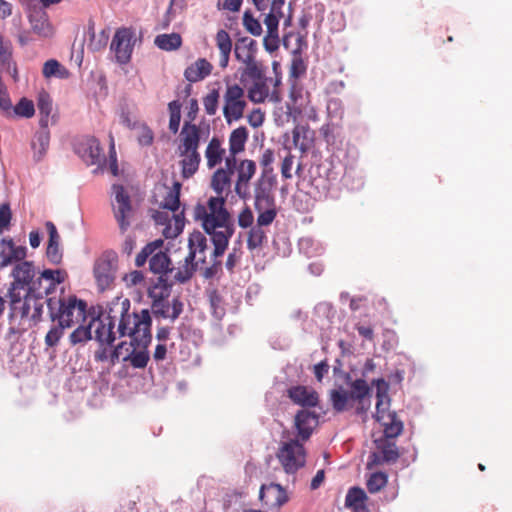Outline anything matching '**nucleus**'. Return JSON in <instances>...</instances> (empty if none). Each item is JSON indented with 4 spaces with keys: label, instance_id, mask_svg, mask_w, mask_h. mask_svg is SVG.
<instances>
[{
    "label": "nucleus",
    "instance_id": "680f3d73",
    "mask_svg": "<svg viewBox=\"0 0 512 512\" xmlns=\"http://www.w3.org/2000/svg\"><path fill=\"white\" fill-rule=\"evenodd\" d=\"M244 74L254 81L264 79L263 70L256 59L245 63Z\"/></svg>",
    "mask_w": 512,
    "mask_h": 512
},
{
    "label": "nucleus",
    "instance_id": "864d4df0",
    "mask_svg": "<svg viewBox=\"0 0 512 512\" xmlns=\"http://www.w3.org/2000/svg\"><path fill=\"white\" fill-rule=\"evenodd\" d=\"M170 112L169 129L172 133H177L181 121V104L178 101H172L168 105Z\"/></svg>",
    "mask_w": 512,
    "mask_h": 512
},
{
    "label": "nucleus",
    "instance_id": "603ef678",
    "mask_svg": "<svg viewBox=\"0 0 512 512\" xmlns=\"http://www.w3.org/2000/svg\"><path fill=\"white\" fill-rule=\"evenodd\" d=\"M65 327L60 324L53 325L45 336L46 349L55 348L64 335Z\"/></svg>",
    "mask_w": 512,
    "mask_h": 512
},
{
    "label": "nucleus",
    "instance_id": "f8f14e48",
    "mask_svg": "<svg viewBox=\"0 0 512 512\" xmlns=\"http://www.w3.org/2000/svg\"><path fill=\"white\" fill-rule=\"evenodd\" d=\"M13 282L10 284L8 295L25 292L35 277V267L31 261L17 263L11 273Z\"/></svg>",
    "mask_w": 512,
    "mask_h": 512
},
{
    "label": "nucleus",
    "instance_id": "9d476101",
    "mask_svg": "<svg viewBox=\"0 0 512 512\" xmlns=\"http://www.w3.org/2000/svg\"><path fill=\"white\" fill-rule=\"evenodd\" d=\"M118 257L115 252L103 253L95 262L94 277L98 288L104 291L115 279Z\"/></svg>",
    "mask_w": 512,
    "mask_h": 512
},
{
    "label": "nucleus",
    "instance_id": "052dcab7",
    "mask_svg": "<svg viewBox=\"0 0 512 512\" xmlns=\"http://www.w3.org/2000/svg\"><path fill=\"white\" fill-rule=\"evenodd\" d=\"M220 257L221 256H216L215 255V246L213 245V250H212V252L210 254V258H211L212 264H211V266L206 267L204 272H203V276L206 279L213 278L214 276H216L221 271L222 262H221V260H219Z\"/></svg>",
    "mask_w": 512,
    "mask_h": 512
},
{
    "label": "nucleus",
    "instance_id": "774afa93",
    "mask_svg": "<svg viewBox=\"0 0 512 512\" xmlns=\"http://www.w3.org/2000/svg\"><path fill=\"white\" fill-rule=\"evenodd\" d=\"M254 216L249 207H245L238 215V224L242 228H249L252 226Z\"/></svg>",
    "mask_w": 512,
    "mask_h": 512
},
{
    "label": "nucleus",
    "instance_id": "a19ab883",
    "mask_svg": "<svg viewBox=\"0 0 512 512\" xmlns=\"http://www.w3.org/2000/svg\"><path fill=\"white\" fill-rule=\"evenodd\" d=\"M267 239L266 232L262 227L257 225L252 226L248 232L247 248L254 251L262 247L264 241Z\"/></svg>",
    "mask_w": 512,
    "mask_h": 512
},
{
    "label": "nucleus",
    "instance_id": "e433bc0d",
    "mask_svg": "<svg viewBox=\"0 0 512 512\" xmlns=\"http://www.w3.org/2000/svg\"><path fill=\"white\" fill-rule=\"evenodd\" d=\"M211 187L217 195H222L230 187V173L223 168L217 169L212 176Z\"/></svg>",
    "mask_w": 512,
    "mask_h": 512
},
{
    "label": "nucleus",
    "instance_id": "423d86ee",
    "mask_svg": "<svg viewBox=\"0 0 512 512\" xmlns=\"http://www.w3.org/2000/svg\"><path fill=\"white\" fill-rule=\"evenodd\" d=\"M246 106L244 89L236 83L227 84L223 94V116L226 123L242 119Z\"/></svg>",
    "mask_w": 512,
    "mask_h": 512
},
{
    "label": "nucleus",
    "instance_id": "72a5a7b5",
    "mask_svg": "<svg viewBox=\"0 0 512 512\" xmlns=\"http://www.w3.org/2000/svg\"><path fill=\"white\" fill-rule=\"evenodd\" d=\"M380 453H373L371 457H373V462L380 464L383 462L391 463L395 462L399 458V453L397 446L395 443L384 442L378 445Z\"/></svg>",
    "mask_w": 512,
    "mask_h": 512
},
{
    "label": "nucleus",
    "instance_id": "473e14b6",
    "mask_svg": "<svg viewBox=\"0 0 512 512\" xmlns=\"http://www.w3.org/2000/svg\"><path fill=\"white\" fill-rule=\"evenodd\" d=\"M225 155V149L221 147V142L218 138L214 137L208 143L205 151L208 168L212 169L220 164Z\"/></svg>",
    "mask_w": 512,
    "mask_h": 512
},
{
    "label": "nucleus",
    "instance_id": "6e6d98bb",
    "mask_svg": "<svg viewBox=\"0 0 512 512\" xmlns=\"http://www.w3.org/2000/svg\"><path fill=\"white\" fill-rule=\"evenodd\" d=\"M243 26L253 36H260L262 34V26L258 19H256L250 11H245L243 14Z\"/></svg>",
    "mask_w": 512,
    "mask_h": 512
},
{
    "label": "nucleus",
    "instance_id": "ddd939ff",
    "mask_svg": "<svg viewBox=\"0 0 512 512\" xmlns=\"http://www.w3.org/2000/svg\"><path fill=\"white\" fill-rule=\"evenodd\" d=\"M93 339H95L100 346H111L115 339V332L113 331L115 322L112 317L107 316L104 318L95 317L90 321Z\"/></svg>",
    "mask_w": 512,
    "mask_h": 512
},
{
    "label": "nucleus",
    "instance_id": "58836bf2",
    "mask_svg": "<svg viewBox=\"0 0 512 512\" xmlns=\"http://www.w3.org/2000/svg\"><path fill=\"white\" fill-rule=\"evenodd\" d=\"M269 95V87L266 84V79L254 81L253 85L248 90V98L254 103H262Z\"/></svg>",
    "mask_w": 512,
    "mask_h": 512
},
{
    "label": "nucleus",
    "instance_id": "0eeeda50",
    "mask_svg": "<svg viewBox=\"0 0 512 512\" xmlns=\"http://www.w3.org/2000/svg\"><path fill=\"white\" fill-rule=\"evenodd\" d=\"M276 457L287 474H295L306 463L305 448L296 439L281 443Z\"/></svg>",
    "mask_w": 512,
    "mask_h": 512
},
{
    "label": "nucleus",
    "instance_id": "de8ad7c7",
    "mask_svg": "<svg viewBox=\"0 0 512 512\" xmlns=\"http://www.w3.org/2000/svg\"><path fill=\"white\" fill-rule=\"evenodd\" d=\"M43 75L46 78L57 77L63 79L68 76V71L57 60L50 59L44 63Z\"/></svg>",
    "mask_w": 512,
    "mask_h": 512
},
{
    "label": "nucleus",
    "instance_id": "a211bd4d",
    "mask_svg": "<svg viewBox=\"0 0 512 512\" xmlns=\"http://www.w3.org/2000/svg\"><path fill=\"white\" fill-rule=\"evenodd\" d=\"M256 172V164L254 161L242 160L237 167V182L235 185L236 193L243 199L249 196V181Z\"/></svg>",
    "mask_w": 512,
    "mask_h": 512
},
{
    "label": "nucleus",
    "instance_id": "49530a36",
    "mask_svg": "<svg viewBox=\"0 0 512 512\" xmlns=\"http://www.w3.org/2000/svg\"><path fill=\"white\" fill-rule=\"evenodd\" d=\"M351 390L348 392L351 400L362 402L370 393V387L364 379H356L351 383Z\"/></svg>",
    "mask_w": 512,
    "mask_h": 512
},
{
    "label": "nucleus",
    "instance_id": "393cba45",
    "mask_svg": "<svg viewBox=\"0 0 512 512\" xmlns=\"http://www.w3.org/2000/svg\"><path fill=\"white\" fill-rule=\"evenodd\" d=\"M376 383V413L374 415L376 421L380 419H384L387 416V413H392L389 411L390 406V398L388 395V385L383 379H378L375 381Z\"/></svg>",
    "mask_w": 512,
    "mask_h": 512
},
{
    "label": "nucleus",
    "instance_id": "13d9d810",
    "mask_svg": "<svg viewBox=\"0 0 512 512\" xmlns=\"http://www.w3.org/2000/svg\"><path fill=\"white\" fill-rule=\"evenodd\" d=\"M210 309L215 319L221 320L225 315V307L222 298L216 293L212 292L209 295Z\"/></svg>",
    "mask_w": 512,
    "mask_h": 512
},
{
    "label": "nucleus",
    "instance_id": "bb28decb",
    "mask_svg": "<svg viewBox=\"0 0 512 512\" xmlns=\"http://www.w3.org/2000/svg\"><path fill=\"white\" fill-rule=\"evenodd\" d=\"M197 267L198 265L194 260H190L188 256H186L177 267H171L169 277H171L174 282L181 284L186 283L192 278Z\"/></svg>",
    "mask_w": 512,
    "mask_h": 512
},
{
    "label": "nucleus",
    "instance_id": "4468645a",
    "mask_svg": "<svg viewBox=\"0 0 512 512\" xmlns=\"http://www.w3.org/2000/svg\"><path fill=\"white\" fill-rule=\"evenodd\" d=\"M77 153L88 165H101L105 162L100 143L95 137L83 139L77 146Z\"/></svg>",
    "mask_w": 512,
    "mask_h": 512
},
{
    "label": "nucleus",
    "instance_id": "6e6552de",
    "mask_svg": "<svg viewBox=\"0 0 512 512\" xmlns=\"http://www.w3.org/2000/svg\"><path fill=\"white\" fill-rule=\"evenodd\" d=\"M67 273L64 270L45 269L40 275L29 285L26 292L37 296L40 299H48L58 284L65 281Z\"/></svg>",
    "mask_w": 512,
    "mask_h": 512
},
{
    "label": "nucleus",
    "instance_id": "7c9ffc66",
    "mask_svg": "<svg viewBox=\"0 0 512 512\" xmlns=\"http://www.w3.org/2000/svg\"><path fill=\"white\" fill-rule=\"evenodd\" d=\"M50 143V132L47 127H41L39 131L36 132L34 138L32 140V149L34 152V158L37 161H40L43 156L46 154Z\"/></svg>",
    "mask_w": 512,
    "mask_h": 512
},
{
    "label": "nucleus",
    "instance_id": "f03ea898",
    "mask_svg": "<svg viewBox=\"0 0 512 512\" xmlns=\"http://www.w3.org/2000/svg\"><path fill=\"white\" fill-rule=\"evenodd\" d=\"M130 302L125 299L121 303V319L118 325V333L120 336H130L138 346H142V350L133 349L130 353L122 358L128 361L132 367L137 369L145 368L150 356L147 346L150 344L151 336V316L147 309H142L139 313H129Z\"/></svg>",
    "mask_w": 512,
    "mask_h": 512
},
{
    "label": "nucleus",
    "instance_id": "c85d7f7f",
    "mask_svg": "<svg viewBox=\"0 0 512 512\" xmlns=\"http://www.w3.org/2000/svg\"><path fill=\"white\" fill-rule=\"evenodd\" d=\"M179 154L182 157L180 161L181 175L184 179H189L198 171L201 156L198 151L179 152Z\"/></svg>",
    "mask_w": 512,
    "mask_h": 512
},
{
    "label": "nucleus",
    "instance_id": "4c0bfd02",
    "mask_svg": "<svg viewBox=\"0 0 512 512\" xmlns=\"http://www.w3.org/2000/svg\"><path fill=\"white\" fill-rule=\"evenodd\" d=\"M351 400L348 392L343 388L333 389L330 392V401L336 412H343L348 409Z\"/></svg>",
    "mask_w": 512,
    "mask_h": 512
},
{
    "label": "nucleus",
    "instance_id": "79ce46f5",
    "mask_svg": "<svg viewBox=\"0 0 512 512\" xmlns=\"http://www.w3.org/2000/svg\"><path fill=\"white\" fill-rule=\"evenodd\" d=\"M34 113L33 102L27 98H21L15 106H12V111H10L8 117L31 118Z\"/></svg>",
    "mask_w": 512,
    "mask_h": 512
},
{
    "label": "nucleus",
    "instance_id": "37998d69",
    "mask_svg": "<svg viewBox=\"0 0 512 512\" xmlns=\"http://www.w3.org/2000/svg\"><path fill=\"white\" fill-rule=\"evenodd\" d=\"M180 189L181 184L179 182H175L173 184V188L170 189L167 193V195L164 197V200L162 202V207L164 209H167L171 212H176L180 205Z\"/></svg>",
    "mask_w": 512,
    "mask_h": 512
},
{
    "label": "nucleus",
    "instance_id": "338daca9",
    "mask_svg": "<svg viewBox=\"0 0 512 512\" xmlns=\"http://www.w3.org/2000/svg\"><path fill=\"white\" fill-rule=\"evenodd\" d=\"M46 256L50 263L60 264L63 257L62 249L60 246L47 245Z\"/></svg>",
    "mask_w": 512,
    "mask_h": 512
},
{
    "label": "nucleus",
    "instance_id": "dca6fc26",
    "mask_svg": "<svg viewBox=\"0 0 512 512\" xmlns=\"http://www.w3.org/2000/svg\"><path fill=\"white\" fill-rule=\"evenodd\" d=\"M188 259L194 260L197 265L206 263L209 251L208 240L200 231H194L188 238Z\"/></svg>",
    "mask_w": 512,
    "mask_h": 512
},
{
    "label": "nucleus",
    "instance_id": "c9c22d12",
    "mask_svg": "<svg viewBox=\"0 0 512 512\" xmlns=\"http://www.w3.org/2000/svg\"><path fill=\"white\" fill-rule=\"evenodd\" d=\"M154 43L161 50L173 51L181 46L182 39L178 33L160 34L156 36Z\"/></svg>",
    "mask_w": 512,
    "mask_h": 512
},
{
    "label": "nucleus",
    "instance_id": "e2e57ef3",
    "mask_svg": "<svg viewBox=\"0 0 512 512\" xmlns=\"http://www.w3.org/2000/svg\"><path fill=\"white\" fill-rule=\"evenodd\" d=\"M307 132V129L304 126H297L294 128L292 134H293V142L295 147L300 148L302 151H306L308 148V145L305 141V134Z\"/></svg>",
    "mask_w": 512,
    "mask_h": 512
},
{
    "label": "nucleus",
    "instance_id": "2eb2a0df",
    "mask_svg": "<svg viewBox=\"0 0 512 512\" xmlns=\"http://www.w3.org/2000/svg\"><path fill=\"white\" fill-rule=\"evenodd\" d=\"M319 423V415L308 409H301L294 418V426L299 438L306 441Z\"/></svg>",
    "mask_w": 512,
    "mask_h": 512
},
{
    "label": "nucleus",
    "instance_id": "8fccbe9b",
    "mask_svg": "<svg viewBox=\"0 0 512 512\" xmlns=\"http://www.w3.org/2000/svg\"><path fill=\"white\" fill-rule=\"evenodd\" d=\"M220 92L219 89H212L209 93L203 98V106L205 112L209 116H214L218 111Z\"/></svg>",
    "mask_w": 512,
    "mask_h": 512
},
{
    "label": "nucleus",
    "instance_id": "f257e3e1",
    "mask_svg": "<svg viewBox=\"0 0 512 512\" xmlns=\"http://www.w3.org/2000/svg\"><path fill=\"white\" fill-rule=\"evenodd\" d=\"M207 205L195 207V219L201 221L204 231L210 236L215 246V255L223 256L235 232V226L225 208V198L222 195L210 197Z\"/></svg>",
    "mask_w": 512,
    "mask_h": 512
},
{
    "label": "nucleus",
    "instance_id": "7ed1b4c3",
    "mask_svg": "<svg viewBox=\"0 0 512 512\" xmlns=\"http://www.w3.org/2000/svg\"><path fill=\"white\" fill-rule=\"evenodd\" d=\"M49 318L65 328H70L86 317L87 304L76 296L47 299Z\"/></svg>",
    "mask_w": 512,
    "mask_h": 512
},
{
    "label": "nucleus",
    "instance_id": "bf43d9fd",
    "mask_svg": "<svg viewBox=\"0 0 512 512\" xmlns=\"http://www.w3.org/2000/svg\"><path fill=\"white\" fill-rule=\"evenodd\" d=\"M2 244L6 245L12 254L13 261L22 262L26 257L27 249L24 246H15L12 239H2Z\"/></svg>",
    "mask_w": 512,
    "mask_h": 512
},
{
    "label": "nucleus",
    "instance_id": "09e8293b",
    "mask_svg": "<svg viewBox=\"0 0 512 512\" xmlns=\"http://www.w3.org/2000/svg\"><path fill=\"white\" fill-rule=\"evenodd\" d=\"M11 44L0 36V71L11 72Z\"/></svg>",
    "mask_w": 512,
    "mask_h": 512
},
{
    "label": "nucleus",
    "instance_id": "aec40b11",
    "mask_svg": "<svg viewBox=\"0 0 512 512\" xmlns=\"http://www.w3.org/2000/svg\"><path fill=\"white\" fill-rule=\"evenodd\" d=\"M274 184V178L271 175L261 174V177L255 184V208H261L264 205L273 204L274 197L272 195V187Z\"/></svg>",
    "mask_w": 512,
    "mask_h": 512
},
{
    "label": "nucleus",
    "instance_id": "20e7f679",
    "mask_svg": "<svg viewBox=\"0 0 512 512\" xmlns=\"http://www.w3.org/2000/svg\"><path fill=\"white\" fill-rule=\"evenodd\" d=\"M8 296L11 319L19 317L22 321L28 322L29 326L35 325L41 320L44 305H47V299H40L26 291Z\"/></svg>",
    "mask_w": 512,
    "mask_h": 512
},
{
    "label": "nucleus",
    "instance_id": "f3484780",
    "mask_svg": "<svg viewBox=\"0 0 512 512\" xmlns=\"http://www.w3.org/2000/svg\"><path fill=\"white\" fill-rule=\"evenodd\" d=\"M28 18L35 34L42 38H49L53 35L54 30L45 10L34 6L30 8Z\"/></svg>",
    "mask_w": 512,
    "mask_h": 512
},
{
    "label": "nucleus",
    "instance_id": "5701e85b",
    "mask_svg": "<svg viewBox=\"0 0 512 512\" xmlns=\"http://www.w3.org/2000/svg\"><path fill=\"white\" fill-rule=\"evenodd\" d=\"M152 313L156 317L175 321L183 311V303L179 298H173L171 302L165 300L163 303L151 305Z\"/></svg>",
    "mask_w": 512,
    "mask_h": 512
},
{
    "label": "nucleus",
    "instance_id": "39448f33",
    "mask_svg": "<svg viewBox=\"0 0 512 512\" xmlns=\"http://www.w3.org/2000/svg\"><path fill=\"white\" fill-rule=\"evenodd\" d=\"M164 241L157 239L145 245L135 258V265L142 267L149 260L150 271L164 278H169L171 260L166 252L162 250Z\"/></svg>",
    "mask_w": 512,
    "mask_h": 512
},
{
    "label": "nucleus",
    "instance_id": "ea45409f",
    "mask_svg": "<svg viewBox=\"0 0 512 512\" xmlns=\"http://www.w3.org/2000/svg\"><path fill=\"white\" fill-rule=\"evenodd\" d=\"M299 251L307 257H314L322 254L324 248L321 243L311 237H303L298 243Z\"/></svg>",
    "mask_w": 512,
    "mask_h": 512
},
{
    "label": "nucleus",
    "instance_id": "c756f323",
    "mask_svg": "<svg viewBox=\"0 0 512 512\" xmlns=\"http://www.w3.org/2000/svg\"><path fill=\"white\" fill-rule=\"evenodd\" d=\"M216 45L220 51L219 66L224 69L228 66L232 50V41L227 31L221 29L217 32Z\"/></svg>",
    "mask_w": 512,
    "mask_h": 512
},
{
    "label": "nucleus",
    "instance_id": "6ab92c4d",
    "mask_svg": "<svg viewBox=\"0 0 512 512\" xmlns=\"http://www.w3.org/2000/svg\"><path fill=\"white\" fill-rule=\"evenodd\" d=\"M259 498L265 505L277 508L288 501L286 490L277 483L263 484L259 491Z\"/></svg>",
    "mask_w": 512,
    "mask_h": 512
},
{
    "label": "nucleus",
    "instance_id": "a878e982",
    "mask_svg": "<svg viewBox=\"0 0 512 512\" xmlns=\"http://www.w3.org/2000/svg\"><path fill=\"white\" fill-rule=\"evenodd\" d=\"M212 65L205 58H199L184 71L187 81L195 83L205 79L212 72Z\"/></svg>",
    "mask_w": 512,
    "mask_h": 512
},
{
    "label": "nucleus",
    "instance_id": "cd10ccee",
    "mask_svg": "<svg viewBox=\"0 0 512 512\" xmlns=\"http://www.w3.org/2000/svg\"><path fill=\"white\" fill-rule=\"evenodd\" d=\"M257 42L248 37L241 38L235 45L234 54L238 61L243 64L255 59Z\"/></svg>",
    "mask_w": 512,
    "mask_h": 512
},
{
    "label": "nucleus",
    "instance_id": "412c9836",
    "mask_svg": "<svg viewBox=\"0 0 512 512\" xmlns=\"http://www.w3.org/2000/svg\"><path fill=\"white\" fill-rule=\"evenodd\" d=\"M181 143L178 147L179 152L187 153L198 151L200 144V129L196 124L185 122L181 133Z\"/></svg>",
    "mask_w": 512,
    "mask_h": 512
},
{
    "label": "nucleus",
    "instance_id": "a18cd8bd",
    "mask_svg": "<svg viewBox=\"0 0 512 512\" xmlns=\"http://www.w3.org/2000/svg\"><path fill=\"white\" fill-rule=\"evenodd\" d=\"M37 105H38V109H39V112L41 115V118L39 121L40 126L47 127L48 121H49V115L52 110V101H51L50 96L45 92L40 93L38 96V104Z\"/></svg>",
    "mask_w": 512,
    "mask_h": 512
},
{
    "label": "nucleus",
    "instance_id": "5fc2aeb1",
    "mask_svg": "<svg viewBox=\"0 0 512 512\" xmlns=\"http://www.w3.org/2000/svg\"><path fill=\"white\" fill-rule=\"evenodd\" d=\"M366 498V493L362 488L352 487L348 490V493L345 497V505L347 507L357 508L359 504H363Z\"/></svg>",
    "mask_w": 512,
    "mask_h": 512
},
{
    "label": "nucleus",
    "instance_id": "1a4fd4ad",
    "mask_svg": "<svg viewBox=\"0 0 512 512\" xmlns=\"http://www.w3.org/2000/svg\"><path fill=\"white\" fill-rule=\"evenodd\" d=\"M112 209L114 217L119 225L122 233L126 232L130 227V217L132 214V206L129 194L122 185L114 184L112 186Z\"/></svg>",
    "mask_w": 512,
    "mask_h": 512
},
{
    "label": "nucleus",
    "instance_id": "2f4dec72",
    "mask_svg": "<svg viewBox=\"0 0 512 512\" xmlns=\"http://www.w3.org/2000/svg\"><path fill=\"white\" fill-rule=\"evenodd\" d=\"M378 422L383 426L386 438L398 437L404 428L403 422L399 419L395 411L387 413V416H385L384 419L378 420Z\"/></svg>",
    "mask_w": 512,
    "mask_h": 512
},
{
    "label": "nucleus",
    "instance_id": "f704fd0d",
    "mask_svg": "<svg viewBox=\"0 0 512 512\" xmlns=\"http://www.w3.org/2000/svg\"><path fill=\"white\" fill-rule=\"evenodd\" d=\"M248 139V130L241 126L234 129L229 137V152L231 155H237L242 152Z\"/></svg>",
    "mask_w": 512,
    "mask_h": 512
},
{
    "label": "nucleus",
    "instance_id": "4be33fe9",
    "mask_svg": "<svg viewBox=\"0 0 512 512\" xmlns=\"http://www.w3.org/2000/svg\"><path fill=\"white\" fill-rule=\"evenodd\" d=\"M288 396L293 403L305 408L315 407L318 404V393L306 386H294L288 390Z\"/></svg>",
    "mask_w": 512,
    "mask_h": 512
},
{
    "label": "nucleus",
    "instance_id": "3c124183",
    "mask_svg": "<svg viewBox=\"0 0 512 512\" xmlns=\"http://www.w3.org/2000/svg\"><path fill=\"white\" fill-rule=\"evenodd\" d=\"M91 339H93V334L91 331L90 324L88 326L80 325L69 336V341L71 345L85 343Z\"/></svg>",
    "mask_w": 512,
    "mask_h": 512
},
{
    "label": "nucleus",
    "instance_id": "69168bd1",
    "mask_svg": "<svg viewBox=\"0 0 512 512\" xmlns=\"http://www.w3.org/2000/svg\"><path fill=\"white\" fill-rule=\"evenodd\" d=\"M274 162V152L271 149H266L260 158V165L263 167L262 173L266 175H271L272 173V163Z\"/></svg>",
    "mask_w": 512,
    "mask_h": 512
},
{
    "label": "nucleus",
    "instance_id": "c03bdc74",
    "mask_svg": "<svg viewBox=\"0 0 512 512\" xmlns=\"http://www.w3.org/2000/svg\"><path fill=\"white\" fill-rule=\"evenodd\" d=\"M255 209L258 212L256 225L259 227L269 226L276 218L275 202L271 205H264L261 208Z\"/></svg>",
    "mask_w": 512,
    "mask_h": 512
},
{
    "label": "nucleus",
    "instance_id": "0e129e2a",
    "mask_svg": "<svg viewBox=\"0 0 512 512\" xmlns=\"http://www.w3.org/2000/svg\"><path fill=\"white\" fill-rule=\"evenodd\" d=\"M263 45L267 52L273 53L279 48V34L278 32L267 31L263 39Z\"/></svg>",
    "mask_w": 512,
    "mask_h": 512
},
{
    "label": "nucleus",
    "instance_id": "9b49d317",
    "mask_svg": "<svg viewBox=\"0 0 512 512\" xmlns=\"http://www.w3.org/2000/svg\"><path fill=\"white\" fill-rule=\"evenodd\" d=\"M135 41V33L131 28L123 27L117 29L110 48L114 52L118 63L127 64L130 61Z\"/></svg>",
    "mask_w": 512,
    "mask_h": 512
},
{
    "label": "nucleus",
    "instance_id": "4d7b16f0",
    "mask_svg": "<svg viewBox=\"0 0 512 512\" xmlns=\"http://www.w3.org/2000/svg\"><path fill=\"white\" fill-rule=\"evenodd\" d=\"M387 484V476L382 472L372 473L367 480V489L370 493L379 492Z\"/></svg>",
    "mask_w": 512,
    "mask_h": 512
},
{
    "label": "nucleus",
    "instance_id": "b1692460",
    "mask_svg": "<svg viewBox=\"0 0 512 512\" xmlns=\"http://www.w3.org/2000/svg\"><path fill=\"white\" fill-rule=\"evenodd\" d=\"M172 282L167 278L158 276L157 279L148 286V297L151 299V305L163 303L171 293Z\"/></svg>",
    "mask_w": 512,
    "mask_h": 512
}]
</instances>
